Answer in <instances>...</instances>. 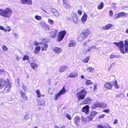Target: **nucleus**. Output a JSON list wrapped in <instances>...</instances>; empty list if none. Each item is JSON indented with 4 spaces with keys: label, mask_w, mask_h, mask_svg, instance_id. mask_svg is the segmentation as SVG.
<instances>
[{
    "label": "nucleus",
    "mask_w": 128,
    "mask_h": 128,
    "mask_svg": "<svg viewBox=\"0 0 128 128\" xmlns=\"http://www.w3.org/2000/svg\"><path fill=\"white\" fill-rule=\"evenodd\" d=\"M38 104V105L41 106L42 105H43L44 104V100H38L37 102Z\"/></svg>",
    "instance_id": "obj_25"
},
{
    "label": "nucleus",
    "mask_w": 128,
    "mask_h": 128,
    "mask_svg": "<svg viewBox=\"0 0 128 128\" xmlns=\"http://www.w3.org/2000/svg\"><path fill=\"white\" fill-rule=\"evenodd\" d=\"M75 24H78V18L77 16L72 18Z\"/></svg>",
    "instance_id": "obj_35"
},
{
    "label": "nucleus",
    "mask_w": 128,
    "mask_h": 128,
    "mask_svg": "<svg viewBox=\"0 0 128 128\" xmlns=\"http://www.w3.org/2000/svg\"><path fill=\"white\" fill-rule=\"evenodd\" d=\"M16 59L17 60L19 61L20 59V57L17 55H16Z\"/></svg>",
    "instance_id": "obj_56"
},
{
    "label": "nucleus",
    "mask_w": 128,
    "mask_h": 128,
    "mask_svg": "<svg viewBox=\"0 0 128 128\" xmlns=\"http://www.w3.org/2000/svg\"><path fill=\"white\" fill-rule=\"evenodd\" d=\"M71 16L72 18L77 16V15L74 12H72L71 14Z\"/></svg>",
    "instance_id": "obj_43"
},
{
    "label": "nucleus",
    "mask_w": 128,
    "mask_h": 128,
    "mask_svg": "<svg viewBox=\"0 0 128 128\" xmlns=\"http://www.w3.org/2000/svg\"><path fill=\"white\" fill-rule=\"evenodd\" d=\"M20 93L21 95V97L24 99L25 100H28V97L26 96V94L25 93L21 91L20 92Z\"/></svg>",
    "instance_id": "obj_12"
},
{
    "label": "nucleus",
    "mask_w": 128,
    "mask_h": 128,
    "mask_svg": "<svg viewBox=\"0 0 128 128\" xmlns=\"http://www.w3.org/2000/svg\"><path fill=\"white\" fill-rule=\"evenodd\" d=\"M100 102H96L92 106V107L93 109H94L97 107L100 108Z\"/></svg>",
    "instance_id": "obj_11"
},
{
    "label": "nucleus",
    "mask_w": 128,
    "mask_h": 128,
    "mask_svg": "<svg viewBox=\"0 0 128 128\" xmlns=\"http://www.w3.org/2000/svg\"><path fill=\"white\" fill-rule=\"evenodd\" d=\"M0 30H2L5 32H6L7 31V30L4 28L3 26H0Z\"/></svg>",
    "instance_id": "obj_42"
},
{
    "label": "nucleus",
    "mask_w": 128,
    "mask_h": 128,
    "mask_svg": "<svg viewBox=\"0 0 128 128\" xmlns=\"http://www.w3.org/2000/svg\"><path fill=\"white\" fill-rule=\"evenodd\" d=\"M114 18H119L118 14H117L115 15L114 17Z\"/></svg>",
    "instance_id": "obj_54"
},
{
    "label": "nucleus",
    "mask_w": 128,
    "mask_h": 128,
    "mask_svg": "<svg viewBox=\"0 0 128 128\" xmlns=\"http://www.w3.org/2000/svg\"><path fill=\"white\" fill-rule=\"evenodd\" d=\"M6 84L4 90L6 92H7L10 90L11 87L10 86V83L8 81H6Z\"/></svg>",
    "instance_id": "obj_7"
},
{
    "label": "nucleus",
    "mask_w": 128,
    "mask_h": 128,
    "mask_svg": "<svg viewBox=\"0 0 128 128\" xmlns=\"http://www.w3.org/2000/svg\"><path fill=\"white\" fill-rule=\"evenodd\" d=\"M61 95L58 93L55 95V100H57L60 97Z\"/></svg>",
    "instance_id": "obj_32"
},
{
    "label": "nucleus",
    "mask_w": 128,
    "mask_h": 128,
    "mask_svg": "<svg viewBox=\"0 0 128 128\" xmlns=\"http://www.w3.org/2000/svg\"><path fill=\"white\" fill-rule=\"evenodd\" d=\"M112 84L114 85L115 88H118L119 87V86H118L117 81L116 80L115 82H114V83Z\"/></svg>",
    "instance_id": "obj_36"
},
{
    "label": "nucleus",
    "mask_w": 128,
    "mask_h": 128,
    "mask_svg": "<svg viewBox=\"0 0 128 128\" xmlns=\"http://www.w3.org/2000/svg\"><path fill=\"white\" fill-rule=\"evenodd\" d=\"M104 4L102 2H101L98 6V8L99 10L102 9L104 6Z\"/></svg>",
    "instance_id": "obj_29"
},
{
    "label": "nucleus",
    "mask_w": 128,
    "mask_h": 128,
    "mask_svg": "<svg viewBox=\"0 0 128 128\" xmlns=\"http://www.w3.org/2000/svg\"><path fill=\"white\" fill-rule=\"evenodd\" d=\"M92 83V82L90 80H88L86 82V84L87 85H89Z\"/></svg>",
    "instance_id": "obj_47"
},
{
    "label": "nucleus",
    "mask_w": 128,
    "mask_h": 128,
    "mask_svg": "<svg viewBox=\"0 0 128 128\" xmlns=\"http://www.w3.org/2000/svg\"><path fill=\"white\" fill-rule=\"evenodd\" d=\"M87 14H84L81 18L82 21L84 22H86L87 20Z\"/></svg>",
    "instance_id": "obj_21"
},
{
    "label": "nucleus",
    "mask_w": 128,
    "mask_h": 128,
    "mask_svg": "<svg viewBox=\"0 0 128 128\" xmlns=\"http://www.w3.org/2000/svg\"><path fill=\"white\" fill-rule=\"evenodd\" d=\"M118 120L117 119H115L113 123L114 124H116L118 123Z\"/></svg>",
    "instance_id": "obj_59"
},
{
    "label": "nucleus",
    "mask_w": 128,
    "mask_h": 128,
    "mask_svg": "<svg viewBox=\"0 0 128 128\" xmlns=\"http://www.w3.org/2000/svg\"><path fill=\"white\" fill-rule=\"evenodd\" d=\"M90 58V57L89 56H87L86 58L84 60H82V62H84L86 63L88 62V60Z\"/></svg>",
    "instance_id": "obj_37"
},
{
    "label": "nucleus",
    "mask_w": 128,
    "mask_h": 128,
    "mask_svg": "<svg viewBox=\"0 0 128 128\" xmlns=\"http://www.w3.org/2000/svg\"><path fill=\"white\" fill-rule=\"evenodd\" d=\"M116 64L115 62H114L112 63L111 64L110 67H112L114 66V65Z\"/></svg>",
    "instance_id": "obj_63"
},
{
    "label": "nucleus",
    "mask_w": 128,
    "mask_h": 128,
    "mask_svg": "<svg viewBox=\"0 0 128 128\" xmlns=\"http://www.w3.org/2000/svg\"><path fill=\"white\" fill-rule=\"evenodd\" d=\"M68 68L67 66H62L59 70V72H63L66 70Z\"/></svg>",
    "instance_id": "obj_16"
},
{
    "label": "nucleus",
    "mask_w": 128,
    "mask_h": 128,
    "mask_svg": "<svg viewBox=\"0 0 128 128\" xmlns=\"http://www.w3.org/2000/svg\"><path fill=\"white\" fill-rule=\"evenodd\" d=\"M118 14L120 18L122 17L123 16H126L124 12H120Z\"/></svg>",
    "instance_id": "obj_33"
},
{
    "label": "nucleus",
    "mask_w": 128,
    "mask_h": 128,
    "mask_svg": "<svg viewBox=\"0 0 128 128\" xmlns=\"http://www.w3.org/2000/svg\"><path fill=\"white\" fill-rule=\"evenodd\" d=\"M34 46H36L39 45L40 43L39 42H38L36 41H34Z\"/></svg>",
    "instance_id": "obj_55"
},
{
    "label": "nucleus",
    "mask_w": 128,
    "mask_h": 128,
    "mask_svg": "<svg viewBox=\"0 0 128 128\" xmlns=\"http://www.w3.org/2000/svg\"><path fill=\"white\" fill-rule=\"evenodd\" d=\"M52 49L54 51V52L56 54H59L62 51L61 48L58 47H53L52 48Z\"/></svg>",
    "instance_id": "obj_8"
},
{
    "label": "nucleus",
    "mask_w": 128,
    "mask_h": 128,
    "mask_svg": "<svg viewBox=\"0 0 128 128\" xmlns=\"http://www.w3.org/2000/svg\"><path fill=\"white\" fill-rule=\"evenodd\" d=\"M113 14V12L112 10H110L109 12V15L110 16H112Z\"/></svg>",
    "instance_id": "obj_51"
},
{
    "label": "nucleus",
    "mask_w": 128,
    "mask_h": 128,
    "mask_svg": "<svg viewBox=\"0 0 128 128\" xmlns=\"http://www.w3.org/2000/svg\"><path fill=\"white\" fill-rule=\"evenodd\" d=\"M87 92L85 89H83L78 92L77 94V97L78 100L80 99H83L86 95Z\"/></svg>",
    "instance_id": "obj_3"
},
{
    "label": "nucleus",
    "mask_w": 128,
    "mask_h": 128,
    "mask_svg": "<svg viewBox=\"0 0 128 128\" xmlns=\"http://www.w3.org/2000/svg\"><path fill=\"white\" fill-rule=\"evenodd\" d=\"M110 110L109 109L108 110H103V112H105L106 113H108L109 112Z\"/></svg>",
    "instance_id": "obj_58"
},
{
    "label": "nucleus",
    "mask_w": 128,
    "mask_h": 128,
    "mask_svg": "<svg viewBox=\"0 0 128 128\" xmlns=\"http://www.w3.org/2000/svg\"><path fill=\"white\" fill-rule=\"evenodd\" d=\"M22 87L25 92L27 91V88L24 84H23Z\"/></svg>",
    "instance_id": "obj_49"
},
{
    "label": "nucleus",
    "mask_w": 128,
    "mask_h": 128,
    "mask_svg": "<svg viewBox=\"0 0 128 128\" xmlns=\"http://www.w3.org/2000/svg\"><path fill=\"white\" fill-rule=\"evenodd\" d=\"M112 26L111 24H107L105 26L103 27L104 30H108Z\"/></svg>",
    "instance_id": "obj_28"
},
{
    "label": "nucleus",
    "mask_w": 128,
    "mask_h": 128,
    "mask_svg": "<svg viewBox=\"0 0 128 128\" xmlns=\"http://www.w3.org/2000/svg\"><path fill=\"white\" fill-rule=\"evenodd\" d=\"M27 0H20V2L21 3L23 4H26V1Z\"/></svg>",
    "instance_id": "obj_52"
},
{
    "label": "nucleus",
    "mask_w": 128,
    "mask_h": 128,
    "mask_svg": "<svg viewBox=\"0 0 128 128\" xmlns=\"http://www.w3.org/2000/svg\"><path fill=\"white\" fill-rule=\"evenodd\" d=\"M66 33V31L65 30L61 31L59 32L57 38L59 42L61 41L64 38Z\"/></svg>",
    "instance_id": "obj_5"
},
{
    "label": "nucleus",
    "mask_w": 128,
    "mask_h": 128,
    "mask_svg": "<svg viewBox=\"0 0 128 128\" xmlns=\"http://www.w3.org/2000/svg\"><path fill=\"white\" fill-rule=\"evenodd\" d=\"M113 44L119 47L120 52L123 54L124 53V42L122 41H120L118 42H114Z\"/></svg>",
    "instance_id": "obj_4"
},
{
    "label": "nucleus",
    "mask_w": 128,
    "mask_h": 128,
    "mask_svg": "<svg viewBox=\"0 0 128 128\" xmlns=\"http://www.w3.org/2000/svg\"><path fill=\"white\" fill-rule=\"evenodd\" d=\"M100 103L101 106L100 107L105 108L106 107V105L105 103H101V102H100Z\"/></svg>",
    "instance_id": "obj_41"
},
{
    "label": "nucleus",
    "mask_w": 128,
    "mask_h": 128,
    "mask_svg": "<svg viewBox=\"0 0 128 128\" xmlns=\"http://www.w3.org/2000/svg\"><path fill=\"white\" fill-rule=\"evenodd\" d=\"M80 118L78 116H76L74 119V123L77 126H79L80 124Z\"/></svg>",
    "instance_id": "obj_6"
},
{
    "label": "nucleus",
    "mask_w": 128,
    "mask_h": 128,
    "mask_svg": "<svg viewBox=\"0 0 128 128\" xmlns=\"http://www.w3.org/2000/svg\"><path fill=\"white\" fill-rule=\"evenodd\" d=\"M51 11L53 14L56 16H58L59 15V14L58 11L56 9L52 8L51 10Z\"/></svg>",
    "instance_id": "obj_14"
},
{
    "label": "nucleus",
    "mask_w": 128,
    "mask_h": 128,
    "mask_svg": "<svg viewBox=\"0 0 128 128\" xmlns=\"http://www.w3.org/2000/svg\"><path fill=\"white\" fill-rule=\"evenodd\" d=\"M76 44L75 42L73 41H71L70 42V43L68 44V46L69 47H72L74 46Z\"/></svg>",
    "instance_id": "obj_22"
},
{
    "label": "nucleus",
    "mask_w": 128,
    "mask_h": 128,
    "mask_svg": "<svg viewBox=\"0 0 128 128\" xmlns=\"http://www.w3.org/2000/svg\"><path fill=\"white\" fill-rule=\"evenodd\" d=\"M58 32V31L56 30H54L51 31L50 34L52 37L54 38L56 36V34Z\"/></svg>",
    "instance_id": "obj_20"
},
{
    "label": "nucleus",
    "mask_w": 128,
    "mask_h": 128,
    "mask_svg": "<svg viewBox=\"0 0 128 128\" xmlns=\"http://www.w3.org/2000/svg\"><path fill=\"white\" fill-rule=\"evenodd\" d=\"M40 49V46H36L35 48V50L34 51V52L35 54H37L38 53Z\"/></svg>",
    "instance_id": "obj_27"
},
{
    "label": "nucleus",
    "mask_w": 128,
    "mask_h": 128,
    "mask_svg": "<svg viewBox=\"0 0 128 128\" xmlns=\"http://www.w3.org/2000/svg\"><path fill=\"white\" fill-rule=\"evenodd\" d=\"M36 93L37 95V96L38 98H40L42 96L44 97V94H40V92L38 90H37L36 91Z\"/></svg>",
    "instance_id": "obj_19"
},
{
    "label": "nucleus",
    "mask_w": 128,
    "mask_h": 128,
    "mask_svg": "<svg viewBox=\"0 0 128 128\" xmlns=\"http://www.w3.org/2000/svg\"><path fill=\"white\" fill-rule=\"evenodd\" d=\"M64 128V126H62L60 128L59 127H58V126H55L54 128Z\"/></svg>",
    "instance_id": "obj_64"
},
{
    "label": "nucleus",
    "mask_w": 128,
    "mask_h": 128,
    "mask_svg": "<svg viewBox=\"0 0 128 128\" xmlns=\"http://www.w3.org/2000/svg\"><path fill=\"white\" fill-rule=\"evenodd\" d=\"M28 117L29 115L28 114H27L24 116V118L25 120H26L28 119Z\"/></svg>",
    "instance_id": "obj_53"
},
{
    "label": "nucleus",
    "mask_w": 128,
    "mask_h": 128,
    "mask_svg": "<svg viewBox=\"0 0 128 128\" xmlns=\"http://www.w3.org/2000/svg\"><path fill=\"white\" fill-rule=\"evenodd\" d=\"M78 76V74L77 73H71L69 74L68 77L74 78Z\"/></svg>",
    "instance_id": "obj_23"
},
{
    "label": "nucleus",
    "mask_w": 128,
    "mask_h": 128,
    "mask_svg": "<svg viewBox=\"0 0 128 128\" xmlns=\"http://www.w3.org/2000/svg\"><path fill=\"white\" fill-rule=\"evenodd\" d=\"M13 11L9 8H6L4 9H0V15L7 18H10L12 14Z\"/></svg>",
    "instance_id": "obj_1"
},
{
    "label": "nucleus",
    "mask_w": 128,
    "mask_h": 128,
    "mask_svg": "<svg viewBox=\"0 0 128 128\" xmlns=\"http://www.w3.org/2000/svg\"><path fill=\"white\" fill-rule=\"evenodd\" d=\"M87 69L88 72H90L91 73H93L94 72V70L92 67L88 68H87Z\"/></svg>",
    "instance_id": "obj_30"
},
{
    "label": "nucleus",
    "mask_w": 128,
    "mask_h": 128,
    "mask_svg": "<svg viewBox=\"0 0 128 128\" xmlns=\"http://www.w3.org/2000/svg\"><path fill=\"white\" fill-rule=\"evenodd\" d=\"M78 13L80 15L82 14V12L80 10H78Z\"/></svg>",
    "instance_id": "obj_62"
},
{
    "label": "nucleus",
    "mask_w": 128,
    "mask_h": 128,
    "mask_svg": "<svg viewBox=\"0 0 128 128\" xmlns=\"http://www.w3.org/2000/svg\"><path fill=\"white\" fill-rule=\"evenodd\" d=\"M48 22L51 25H52L54 24V21L50 19H48Z\"/></svg>",
    "instance_id": "obj_39"
},
{
    "label": "nucleus",
    "mask_w": 128,
    "mask_h": 128,
    "mask_svg": "<svg viewBox=\"0 0 128 128\" xmlns=\"http://www.w3.org/2000/svg\"><path fill=\"white\" fill-rule=\"evenodd\" d=\"M91 101V99L89 98H87L86 99L83 101L82 102V104H86L89 103Z\"/></svg>",
    "instance_id": "obj_17"
},
{
    "label": "nucleus",
    "mask_w": 128,
    "mask_h": 128,
    "mask_svg": "<svg viewBox=\"0 0 128 128\" xmlns=\"http://www.w3.org/2000/svg\"><path fill=\"white\" fill-rule=\"evenodd\" d=\"M125 51L127 53L128 52V40H126L124 42Z\"/></svg>",
    "instance_id": "obj_15"
},
{
    "label": "nucleus",
    "mask_w": 128,
    "mask_h": 128,
    "mask_svg": "<svg viewBox=\"0 0 128 128\" xmlns=\"http://www.w3.org/2000/svg\"><path fill=\"white\" fill-rule=\"evenodd\" d=\"M98 128H105L104 126H103L100 125L98 126Z\"/></svg>",
    "instance_id": "obj_60"
},
{
    "label": "nucleus",
    "mask_w": 128,
    "mask_h": 128,
    "mask_svg": "<svg viewBox=\"0 0 128 128\" xmlns=\"http://www.w3.org/2000/svg\"><path fill=\"white\" fill-rule=\"evenodd\" d=\"M35 18L37 20H40L42 19V17L41 16H36L35 17Z\"/></svg>",
    "instance_id": "obj_40"
},
{
    "label": "nucleus",
    "mask_w": 128,
    "mask_h": 128,
    "mask_svg": "<svg viewBox=\"0 0 128 128\" xmlns=\"http://www.w3.org/2000/svg\"><path fill=\"white\" fill-rule=\"evenodd\" d=\"M6 82L3 78H0V89H2L6 84Z\"/></svg>",
    "instance_id": "obj_9"
},
{
    "label": "nucleus",
    "mask_w": 128,
    "mask_h": 128,
    "mask_svg": "<svg viewBox=\"0 0 128 128\" xmlns=\"http://www.w3.org/2000/svg\"><path fill=\"white\" fill-rule=\"evenodd\" d=\"M30 66L34 70H36L38 66V65L37 64L34 63H31Z\"/></svg>",
    "instance_id": "obj_18"
},
{
    "label": "nucleus",
    "mask_w": 128,
    "mask_h": 128,
    "mask_svg": "<svg viewBox=\"0 0 128 128\" xmlns=\"http://www.w3.org/2000/svg\"><path fill=\"white\" fill-rule=\"evenodd\" d=\"M2 48L5 51H7L8 50V48L5 46H2Z\"/></svg>",
    "instance_id": "obj_48"
},
{
    "label": "nucleus",
    "mask_w": 128,
    "mask_h": 128,
    "mask_svg": "<svg viewBox=\"0 0 128 128\" xmlns=\"http://www.w3.org/2000/svg\"><path fill=\"white\" fill-rule=\"evenodd\" d=\"M14 36L15 38H18V34L15 33L14 34Z\"/></svg>",
    "instance_id": "obj_57"
},
{
    "label": "nucleus",
    "mask_w": 128,
    "mask_h": 128,
    "mask_svg": "<svg viewBox=\"0 0 128 128\" xmlns=\"http://www.w3.org/2000/svg\"><path fill=\"white\" fill-rule=\"evenodd\" d=\"M90 30L88 29L85 30L83 31L78 37V41H82L90 34Z\"/></svg>",
    "instance_id": "obj_2"
},
{
    "label": "nucleus",
    "mask_w": 128,
    "mask_h": 128,
    "mask_svg": "<svg viewBox=\"0 0 128 128\" xmlns=\"http://www.w3.org/2000/svg\"><path fill=\"white\" fill-rule=\"evenodd\" d=\"M66 92V90L64 87L61 90L59 93L61 95H62L65 94Z\"/></svg>",
    "instance_id": "obj_26"
},
{
    "label": "nucleus",
    "mask_w": 128,
    "mask_h": 128,
    "mask_svg": "<svg viewBox=\"0 0 128 128\" xmlns=\"http://www.w3.org/2000/svg\"><path fill=\"white\" fill-rule=\"evenodd\" d=\"M66 117L69 120H71L72 119L71 116L69 114H66Z\"/></svg>",
    "instance_id": "obj_50"
},
{
    "label": "nucleus",
    "mask_w": 128,
    "mask_h": 128,
    "mask_svg": "<svg viewBox=\"0 0 128 128\" xmlns=\"http://www.w3.org/2000/svg\"><path fill=\"white\" fill-rule=\"evenodd\" d=\"M29 60V57L28 56L25 55L24 56V57L23 58V60Z\"/></svg>",
    "instance_id": "obj_38"
},
{
    "label": "nucleus",
    "mask_w": 128,
    "mask_h": 128,
    "mask_svg": "<svg viewBox=\"0 0 128 128\" xmlns=\"http://www.w3.org/2000/svg\"><path fill=\"white\" fill-rule=\"evenodd\" d=\"M116 6V4H112L111 5V7L112 8H114Z\"/></svg>",
    "instance_id": "obj_61"
},
{
    "label": "nucleus",
    "mask_w": 128,
    "mask_h": 128,
    "mask_svg": "<svg viewBox=\"0 0 128 128\" xmlns=\"http://www.w3.org/2000/svg\"><path fill=\"white\" fill-rule=\"evenodd\" d=\"M45 30H50V28L48 25L45 24L44 26Z\"/></svg>",
    "instance_id": "obj_44"
},
{
    "label": "nucleus",
    "mask_w": 128,
    "mask_h": 128,
    "mask_svg": "<svg viewBox=\"0 0 128 128\" xmlns=\"http://www.w3.org/2000/svg\"><path fill=\"white\" fill-rule=\"evenodd\" d=\"M32 1L31 0H27L26 4H28L30 5L32 4Z\"/></svg>",
    "instance_id": "obj_46"
},
{
    "label": "nucleus",
    "mask_w": 128,
    "mask_h": 128,
    "mask_svg": "<svg viewBox=\"0 0 128 128\" xmlns=\"http://www.w3.org/2000/svg\"><path fill=\"white\" fill-rule=\"evenodd\" d=\"M48 45L47 44H45L42 46V50H46L48 48Z\"/></svg>",
    "instance_id": "obj_24"
},
{
    "label": "nucleus",
    "mask_w": 128,
    "mask_h": 128,
    "mask_svg": "<svg viewBox=\"0 0 128 128\" xmlns=\"http://www.w3.org/2000/svg\"><path fill=\"white\" fill-rule=\"evenodd\" d=\"M89 107L88 105L82 108V112H85L86 114L89 113Z\"/></svg>",
    "instance_id": "obj_10"
},
{
    "label": "nucleus",
    "mask_w": 128,
    "mask_h": 128,
    "mask_svg": "<svg viewBox=\"0 0 128 128\" xmlns=\"http://www.w3.org/2000/svg\"><path fill=\"white\" fill-rule=\"evenodd\" d=\"M104 86L106 89L110 90L112 88V85L110 82H107L104 84Z\"/></svg>",
    "instance_id": "obj_13"
},
{
    "label": "nucleus",
    "mask_w": 128,
    "mask_h": 128,
    "mask_svg": "<svg viewBox=\"0 0 128 128\" xmlns=\"http://www.w3.org/2000/svg\"><path fill=\"white\" fill-rule=\"evenodd\" d=\"M63 6L66 8H69L70 7V5L67 2L63 4Z\"/></svg>",
    "instance_id": "obj_34"
},
{
    "label": "nucleus",
    "mask_w": 128,
    "mask_h": 128,
    "mask_svg": "<svg viewBox=\"0 0 128 128\" xmlns=\"http://www.w3.org/2000/svg\"><path fill=\"white\" fill-rule=\"evenodd\" d=\"M119 56H116L115 55H114V54H112L110 56V58H118Z\"/></svg>",
    "instance_id": "obj_45"
},
{
    "label": "nucleus",
    "mask_w": 128,
    "mask_h": 128,
    "mask_svg": "<svg viewBox=\"0 0 128 128\" xmlns=\"http://www.w3.org/2000/svg\"><path fill=\"white\" fill-rule=\"evenodd\" d=\"M98 114V112L96 111H92L91 112L90 115L92 116H95Z\"/></svg>",
    "instance_id": "obj_31"
}]
</instances>
